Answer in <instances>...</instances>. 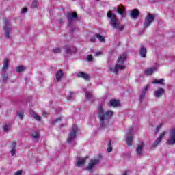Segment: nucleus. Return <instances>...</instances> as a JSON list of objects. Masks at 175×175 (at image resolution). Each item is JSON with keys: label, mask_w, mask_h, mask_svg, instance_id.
Instances as JSON below:
<instances>
[{"label": "nucleus", "mask_w": 175, "mask_h": 175, "mask_svg": "<svg viewBox=\"0 0 175 175\" xmlns=\"http://www.w3.org/2000/svg\"><path fill=\"white\" fill-rule=\"evenodd\" d=\"M107 17L109 18V24H111L113 29H118V31H124L125 25H120V23H118V19L117 18V16L113 14L111 11H109L107 13Z\"/></svg>", "instance_id": "obj_1"}, {"label": "nucleus", "mask_w": 175, "mask_h": 175, "mask_svg": "<svg viewBox=\"0 0 175 175\" xmlns=\"http://www.w3.org/2000/svg\"><path fill=\"white\" fill-rule=\"evenodd\" d=\"M113 116V111H107L104 112L102 106L98 107V118L101 122V126H105V122H108L109 120Z\"/></svg>", "instance_id": "obj_2"}, {"label": "nucleus", "mask_w": 175, "mask_h": 175, "mask_svg": "<svg viewBox=\"0 0 175 175\" xmlns=\"http://www.w3.org/2000/svg\"><path fill=\"white\" fill-rule=\"evenodd\" d=\"M126 60V53H124L120 55L117 60L116 64L114 68H111V72L113 73H118V70H123L125 68L124 63Z\"/></svg>", "instance_id": "obj_3"}, {"label": "nucleus", "mask_w": 175, "mask_h": 175, "mask_svg": "<svg viewBox=\"0 0 175 175\" xmlns=\"http://www.w3.org/2000/svg\"><path fill=\"white\" fill-rule=\"evenodd\" d=\"M77 126L73 125L71 131L68 135V137L67 139L68 143H72L73 140L76 139V133H77Z\"/></svg>", "instance_id": "obj_4"}, {"label": "nucleus", "mask_w": 175, "mask_h": 175, "mask_svg": "<svg viewBox=\"0 0 175 175\" xmlns=\"http://www.w3.org/2000/svg\"><path fill=\"white\" fill-rule=\"evenodd\" d=\"M155 20V17L150 13L148 14L147 16L145 17V21L144 23V28H148L151 24Z\"/></svg>", "instance_id": "obj_5"}, {"label": "nucleus", "mask_w": 175, "mask_h": 175, "mask_svg": "<svg viewBox=\"0 0 175 175\" xmlns=\"http://www.w3.org/2000/svg\"><path fill=\"white\" fill-rule=\"evenodd\" d=\"M168 146H174L175 144V129H171L169 133V137L167 140Z\"/></svg>", "instance_id": "obj_6"}, {"label": "nucleus", "mask_w": 175, "mask_h": 175, "mask_svg": "<svg viewBox=\"0 0 175 175\" xmlns=\"http://www.w3.org/2000/svg\"><path fill=\"white\" fill-rule=\"evenodd\" d=\"M4 23L5 24V27H3V31L5 33V37L8 38V39H10L12 37L11 35L12 33V28L10 27V23L8 21H5Z\"/></svg>", "instance_id": "obj_7"}, {"label": "nucleus", "mask_w": 175, "mask_h": 175, "mask_svg": "<svg viewBox=\"0 0 175 175\" xmlns=\"http://www.w3.org/2000/svg\"><path fill=\"white\" fill-rule=\"evenodd\" d=\"M67 20L70 24H73L75 20L77 19V13L76 12H68L66 15Z\"/></svg>", "instance_id": "obj_8"}, {"label": "nucleus", "mask_w": 175, "mask_h": 175, "mask_svg": "<svg viewBox=\"0 0 175 175\" xmlns=\"http://www.w3.org/2000/svg\"><path fill=\"white\" fill-rule=\"evenodd\" d=\"M100 161V159H94L90 161V162L88 163V166L86 167L87 170H92V168L94 166H96L98 163Z\"/></svg>", "instance_id": "obj_9"}, {"label": "nucleus", "mask_w": 175, "mask_h": 175, "mask_svg": "<svg viewBox=\"0 0 175 175\" xmlns=\"http://www.w3.org/2000/svg\"><path fill=\"white\" fill-rule=\"evenodd\" d=\"M165 135H166V131H163L161 134H160L159 137L153 143L152 147H157L159 144H161V142H162V139L165 137Z\"/></svg>", "instance_id": "obj_10"}, {"label": "nucleus", "mask_w": 175, "mask_h": 175, "mask_svg": "<svg viewBox=\"0 0 175 175\" xmlns=\"http://www.w3.org/2000/svg\"><path fill=\"white\" fill-rule=\"evenodd\" d=\"M150 85L148 84L146 85L142 90V93L139 96V100L140 102L143 101V99H144L145 96H146V94H147V91L148 90V88H150Z\"/></svg>", "instance_id": "obj_11"}, {"label": "nucleus", "mask_w": 175, "mask_h": 175, "mask_svg": "<svg viewBox=\"0 0 175 175\" xmlns=\"http://www.w3.org/2000/svg\"><path fill=\"white\" fill-rule=\"evenodd\" d=\"M158 70V67L154 66V67H151L149 68H146L144 71L145 75L147 76H150L154 73V72H157Z\"/></svg>", "instance_id": "obj_12"}, {"label": "nucleus", "mask_w": 175, "mask_h": 175, "mask_svg": "<svg viewBox=\"0 0 175 175\" xmlns=\"http://www.w3.org/2000/svg\"><path fill=\"white\" fill-rule=\"evenodd\" d=\"M143 147H144V144L143 142H140L139 144L137 145L136 148L137 155H143Z\"/></svg>", "instance_id": "obj_13"}, {"label": "nucleus", "mask_w": 175, "mask_h": 175, "mask_svg": "<svg viewBox=\"0 0 175 175\" xmlns=\"http://www.w3.org/2000/svg\"><path fill=\"white\" fill-rule=\"evenodd\" d=\"M87 158H88V157H86L84 158H80V157L77 158V164H76L77 167H80V166H83V165L85 163V159H87Z\"/></svg>", "instance_id": "obj_14"}, {"label": "nucleus", "mask_w": 175, "mask_h": 175, "mask_svg": "<svg viewBox=\"0 0 175 175\" xmlns=\"http://www.w3.org/2000/svg\"><path fill=\"white\" fill-rule=\"evenodd\" d=\"M165 93V90L162 88H159V90H155L154 92V95L155 98H161L162 95Z\"/></svg>", "instance_id": "obj_15"}, {"label": "nucleus", "mask_w": 175, "mask_h": 175, "mask_svg": "<svg viewBox=\"0 0 175 175\" xmlns=\"http://www.w3.org/2000/svg\"><path fill=\"white\" fill-rule=\"evenodd\" d=\"M128 136L126 138V143L127 144V146H132V136H131V135H132V129H131L129 131H128Z\"/></svg>", "instance_id": "obj_16"}, {"label": "nucleus", "mask_w": 175, "mask_h": 175, "mask_svg": "<svg viewBox=\"0 0 175 175\" xmlns=\"http://www.w3.org/2000/svg\"><path fill=\"white\" fill-rule=\"evenodd\" d=\"M85 97V99L90 100L91 102H94V100H95V97L92 94V92H86Z\"/></svg>", "instance_id": "obj_17"}, {"label": "nucleus", "mask_w": 175, "mask_h": 175, "mask_svg": "<svg viewBox=\"0 0 175 175\" xmlns=\"http://www.w3.org/2000/svg\"><path fill=\"white\" fill-rule=\"evenodd\" d=\"M147 54V49L144 48L143 45L139 49V55L142 58H146Z\"/></svg>", "instance_id": "obj_18"}, {"label": "nucleus", "mask_w": 175, "mask_h": 175, "mask_svg": "<svg viewBox=\"0 0 175 175\" xmlns=\"http://www.w3.org/2000/svg\"><path fill=\"white\" fill-rule=\"evenodd\" d=\"M77 77H81L84 80H90V75L85 72H80L77 75Z\"/></svg>", "instance_id": "obj_19"}, {"label": "nucleus", "mask_w": 175, "mask_h": 175, "mask_svg": "<svg viewBox=\"0 0 175 175\" xmlns=\"http://www.w3.org/2000/svg\"><path fill=\"white\" fill-rule=\"evenodd\" d=\"M109 105L112 107H118L120 106V101L118 100H109Z\"/></svg>", "instance_id": "obj_20"}, {"label": "nucleus", "mask_w": 175, "mask_h": 175, "mask_svg": "<svg viewBox=\"0 0 175 175\" xmlns=\"http://www.w3.org/2000/svg\"><path fill=\"white\" fill-rule=\"evenodd\" d=\"M139 10L137 9H134L132 11H131V14L130 16L131 17H133V18H137V17H139Z\"/></svg>", "instance_id": "obj_21"}, {"label": "nucleus", "mask_w": 175, "mask_h": 175, "mask_svg": "<svg viewBox=\"0 0 175 175\" xmlns=\"http://www.w3.org/2000/svg\"><path fill=\"white\" fill-rule=\"evenodd\" d=\"M8 69H9V59L5 58L3 61V66L2 70L3 72H6Z\"/></svg>", "instance_id": "obj_22"}, {"label": "nucleus", "mask_w": 175, "mask_h": 175, "mask_svg": "<svg viewBox=\"0 0 175 175\" xmlns=\"http://www.w3.org/2000/svg\"><path fill=\"white\" fill-rule=\"evenodd\" d=\"M62 77H64V72H62V70H59L56 73L57 81H61Z\"/></svg>", "instance_id": "obj_23"}, {"label": "nucleus", "mask_w": 175, "mask_h": 175, "mask_svg": "<svg viewBox=\"0 0 175 175\" xmlns=\"http://www.w3.org/2000/svg\"><path fill=\"white\" fill-rule=\"evenodd\" d=\"M117 12L120 16H124L125 14V7L124 6H118L117 7Z\"/></svg>", "instance_id": "obj_24"}, {"label": "nucleus", "mask_w": 175, "mask_h": 175, "mask_svg": "<svg viewBox=\"0 0 175 175\" xmlns=\"http://www.w3.org/2000/svg\"><path fill=\"white\" fill-rule=\"evenodd\" d=\"M16 142L12 143V146H11L12 149L10 150L12 157H14V155H16Z\"/></svg>", "instance_id": "obj_25"}, {"label": "nucleus", "mask_w": 175, "mask_h": 175, "mask_svg": "<svg viewBox=\"0 0 175 175\" xmlns=\"http://www.w3.org/2000/svg\"><path fill=\"white\" fill-rule=\"evenodd\" d=\"M67 54H72L76 53V48L75 46L67 47L66 49Z\"/></svg>", "instance_id": "obj_26"}, {"label": "nucleus", "mask_w": 175, "mask_h": 175, "mask_svg": "<svg viewBox=\"0 0 175 175\" xmlns=\"http://www.w3.org/2000/svg\"><path fill=\"white\" fill-rule=\"evenodd\" d=\"M31 136H32L33 139H34V140L36 141L39 139V137H40V134L38 131H33L31 133Z\"/></svg>", "instance_id": "obj_27"}, {"label": "nucleus", "mask_w": 175, "mask_h": 175, "mask_svg": "<svg viewBox=\"0 0 175 175\" xmlns=\"http://www.w3.org/2000/svg\"><path fill=\"white\" fill-rule=\"evenodd\" d=\"M24 70H25V66H19L16 68L17 73H21V72H24Z\"/></svg>", "instance_id": "obj_28"}, {"label": "nucleus", "mask_w": 175, "mask_h": 175, "mask_svg": "<svg viewBox=\"0 0 175 175\" xmlns=\"http://www.w3.org/2000/svg\"><path fill=\"white\" fill-rule=\"evenodd\" d=\"M31 117L34 118V120H36V121H40L42 117L39 116L34 111L31 112Z\"/></svg>", "instance_id": "obj_29"}, {"label": "nucleus", "mask_w": 175, "mask_h": 175, "mask_svg": "<svg viewBox=\"0 0 175 175\" xmlns=\"http://www.w3.org/2000/svg\"><path fill=\"white\" fill-rule=\"evenodd\" d=\"M164 81H165V79H159V80L154 79V80L152 82V84H162V85H163V84H164V83H163Z\"/></svg>", "instance_id": "obj_30"}, {"label": "nucleus", "mask_w": 175, "mask_h": 175, "mask_svg": "<svg viewBox=\"0 0 175 175\" xmlns=\"http://www.w3.org/2000/svg\"><path fill=\"white\" fill-rule=\"evenodd\" d=\"M3 73L1 74V76L3 77V83H6V81H8V79H9L7 74H6V72H3Z\"/></svg>", "instance_id": "obj_31"}, {"label": "nucleus", "mask_w": 175, "mask_h": 175, "mask_svg": "<svg viewBox=\"0 0 175 175\" xmlns=\"http://www.w3.org/2000/svg\"><path fill=\"white\" fill-rule=\"evenodd\" d=\"M68 100H73L75 99V94L73 93H69L67 96Z\"/></svg>", "instance_id": "obj_32"}, {"label": "nucleus", "mask_w": 175, "mask_h": 175, "mask_svg": "<svg viewBox=\"0 0 175 175\" xmlns=\"http://www.w3.org/2000/svg\"><path fill=\"white\" fill-rule=\"evenodd\" d=\"M3 129L4 132H8V131L9 129H10V123L5 124L3 126Z\"/></svg>", "instance_id": "obj_33"}, {"label": "nucleus", "mask_w": 175, "mask_h": 175, "mask_svg": "<svg viewBox=\"0 0 175 175\" xmlns=\"http://www.w3.org/2000/svg\"><path fill=\"white\" fill-rule=\"evenodd\" d=\"M52 51L53 54H59V53H61V49L56 47V48H54Z\"/></svg>", "instance_id": "obj_34"}, {"label": "nucleus", "mask_w": 175, "mask_h": 175, "mask_svg": "<svg viewBox=\"0 0 175 175\" xmlns=\"http://www.w3.org/2000/svg\"><path fill=\"white\" fill-rule=\"evenodd\" d=\"M96 38H97L100 42H105V37L100 36V34H96Z\"/></svg>", "instance_id": "obj_35"}, {"label": "nucleus", "mask_w": 175, "mask_h": 175, "mask_svg": "<svg viewBox=\"0 0 175 175\" xmlns=\"http://www.w3.org/2000/svg\"><path fill=\"white\" fill-rule=\"evenodd\" d=\"M108 152H111L113 151V148L111 147V141H109L108 144V148H107Z\"/></svg>", "instance_id": "obj_36"}, {"label": "nucleus", "mask_w": 175, "mask_h": 175, "mask_svg": "<svg viewBox=\"0 0 175 175\" xmlns=\"http://www.w3.org/2000/svg\"><path fill=\"white\" fill-rule=\"evenodd\" d=\"M18 117H19L20 120H24V112L23 111L18 112Z\"/></svg>", "instance_id": "obj_37"}, {"label": "nucleus", "mask_w": 175, "mask_h": 175, "mask_svg": "<svg viewBox=\"0 0 175 175\" xmlns=\"http://www.w3.org/2000/svg\"><path fill=\"white\" fill-rule=\"evenodd\" d=\"M61 121H64V118H57L56 120H53V124H57V122H61Z\"/></svg>", "instance_id": "obj_38"}, {"label": "nucleus", "mask_w": 175, "mask_h": 175, "mask_svg": "<svg viewBox=\"0 0 175 175\" xmlns=\"http://www.w3.org/2000/svg\"><path fill=\"white\" fill-rule=\"evenodd\" d=\"M37 6H38V1H33L32 2L31 7L32 8H37Z\"/></svg>", "instance_id": "obj_39"}, {"label": "nucleus", "mask_w": 175, "mask_h": 175, "mask_svg": "<svg viewBox=\"0 0 175 175\" xmlns=\"http://www.w3.org/2000/svg\"><path fill=\"white\" fill-rule=\"evenodd\" d=\"M28 12V9L27 8H23L21 10V13L24 14L25 13H27Z\"/></svg>", "instance_id": "obj_40"}, {"label": "nucleus", "mask_w": 175, "mask_h": 175, "mask_svg": "<svg viewBox=\"0 0 175 175\" xmlns=\"http://www.w3.org/2000/svg\"><path fill=\"white\" fill-rule=\"evenodd\" d=\"M87 59L88 61H89V62H91V61H92V55H88Z\"/></svg>", "instance_id": "obj_41"}, {"label": "nucleus", "mask_w": 175, "mask_h": 175, "mask_svg": "<svg viewBox=\"0 0 175 175\" xmlns=\"http://www.w3.org/2000/svg\"><path fill=\"white\" fill-rule=\"evenodd\" d=\"M14 175H23V171L22 170H18V171H16L15 172V174Z\"/></svg>", "instance_id": "obj_42"}, {"label": "nucleus", "mask_w": 175, "mask_h": 175, "mask_svg": "<svg viewBox=\"0 0 175 175\" xmlns=\"http://www.w3.org/2000/svg\"><path fill=\"white\" fill-rule=\"evenodd\" d=\"M161 125H159L157 126L155 133H158V132H159V129H161Z\"/></svg>", "instance_id": "obj_43"}, {"label": "nucleus", "mask_w": 175, "mask_h": 175, "mask_svg": "<svg viewBox=\"0 0 175 175\" xmlns=\"http://www.w3.org/2000/svg\"><path fill=\"white\" fill-rule=\"evenodd\" d=\"M96 55H102V52H96Z\"/></svg>", "instance_id": "obj_44"}, {"label": "nucleus", "mask_w": 175, "mask_h": 175, "mask_svg": "<svg viewBox=\"0 0 175 175\" xmlns=\"http://www.w3.org/2000/svg\"><path fill=\"white\" fill-rule=\"evenodd\" d=\"M96 40L95 37H93L90 39V42H95Z\"/></svg>", "instance_id": "obj_45"}, {"label": "nucleus", "mask_w": 175, "mask_h": 175, "mask_svg": "<svg viewBox=\"0 0 175 175\" xmlns=\"http://www.w3.org/2000/svg\"><path fill=\"white\" fill-rule=\"evenodd\" d=\"M42 116L44 117H46L47 116V113L46 112H43Z\"/></svg>", "instance_id": "obj_46"}, {"label": "nucleus", "mask_w": 175, "mask_h": 175, "mask_svg": "<svg viewBox=\"0 0 175 175\" xmlns=\"http://www.w3.org/2000/svg\"><path fill=\"white\" fill-rule=\"evenodd\" d=\"M122 175H127L126 172H124Z\"/></svg>", "instance_id": "obj_47"}, {"label": "nucleus", "mask_w": 175, "mask_h": 175, "mask_svg": "<svg viewBox=\"0 0 175 175\" xmlns=\"http://www.w3.org/2000/svg\"><path fill=\"white\" fill-rule=\"evenodd\" d=\"M96 1H99V0H96Z\"/></svg>", "instance_id": "obj_48"}]
</instances>
